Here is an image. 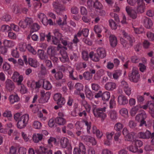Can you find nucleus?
Instances as JSON below:
<instances>
[{
    "instance_id": "1",
    "label": "nucleus",
    "mask_w": 154,
    "mask_h": 154,
    "mask_svg": "<svg viewBox=\"0 0 154 154\" xmlns=\"http://www.w3.org/2000/svg\"><path fill=\"white\" fill-rule=\"evenodd\" d=\"M14 118L17 122L16 126L18 128L22 129L25 128L28 124L29 119L28 114H25L21 116L19 113H17L14 115Z\"/></svg>"
},
{
    "instance_id": "2",
    "label": "nucleus",
    "mask_w": 154,
    "mask_h": 154,
    "mask_svg": "<svg viewBox=\"0 0 154 154\" xmlns=\"http://www.w3.org/2000/svg\"><path fill=\"white\" fill-rule=\"evenodd\" d=\"M57 50L56 47L53 46L49 47L47 50V53L50 58L54 62H57L58 60V58L57 55L59 54L57 53Z\"/></svg>"
},
{
    "instance_id": "3",
    "label": "nucleus",
    "mask_w": 154,
    "mask_h": 154,
    "mask_svg": "<svg viewBox=\"0 0 154 154\" xmlns=\"http://www.w3.org/2000/svg\"><path fill=\"white\" fill-rule=\"evenodd\" d=\"M128 76L131 81L134 82H137L140 77L138 69L136 67H133L131 72L129 74Z\"/></svg>"
},
{
    "instance_id": "4",
    "label": "nucleus",
    "mask_w": 154,
    "mask_h": 154,
    "mask_svg": "<svg viewBox=\"0 0 154 154\" xmlns=\"http://www.w3.org/2000/svg\"><path fill=\"white\" fill-rule=\"evenodd\" d=\"M106 107L98 108L97 109L94 111V115L96 117L100 118L102 121H103L106 117V114L104 113L106 111Z\"/></svg>"
},
{
    "instance_id": "5",
    "label": "nucleus",
    "mask_w": 154,
    "mask_h": 154,
    "mask_svg": "<svg viewBox=\"0 0 154 154\" xmlns=\"http://www.w3.org/2000/svg\"><path fill=\"white\" fill-rule=\"evenodd\" d=\"M147 118V114L145 112L138 114L135 117V120L140 122L139 126H142L144 125L146 126L145 120Z\"/></svg>"
},
{
    "instance_id": "6",
    "label": "nucleus",
    "mask_w": 154,
    "mask_h": 154,
    "mask_svg": "<svg viewBox=\"0 0 154 154\" xmlns=\"http://www.w3.org/2000/svg\"><path fill=\"white\" fill-rule=\"evenodd\" d=\"M13 81L17 83L18 85H21L23 79V75H20L17 72H14L11 77Z\"/></svg>"
},
{
    "instance_id": "7",
    "label": "nucleus",
    "mask_w": 154,
    "mask_h": 154,
    "mask_svg": "<svg viewBox=\"0 0 154 154\" xmlns=\"http://www.w3.org/2000/svg\"><path fill=\"white\" fill-rule=\"evenodd\" d=\"M125 10L128 15L131 19L134 20L137 18V13L132 7L127 6L126 7Z\"/></svg>"
},
{
    "instance_id": "8",
    "label": "nucleus",
    "mask_w": 154,
    "mask_h": 154,
    "mask_svg": "<svg viewBox=\"0 0 154 154\" xmlns=\"http://www.w3.org/2000/svg\"><path fill=\"white\" fill-rule=\"evenodd\" d=\"M54 99L59 105H63L65 103V99L62 97V95L60 93H58L55 94L54 96Z\"/></svg>"
},
{
    "instance_id": "9",
    "label": "nucleus",
    "mask_w": 154,
    "mask_h": 154,
    "mask_svg": "<svg viewBox=\"0 0 154 154\" xmlns=\"http://www.w3.org/2000/svg\"><path fill=\"white\" fill-rule=\"evenodd\" d=\"M53 5L55 12L58 15L61 14L62 12L65 10V8L58 2H54Z\"/></svg>"
},
{
    "instance_id": "10",
    "label": "nucleus",
    "mask_w": 154,
    "mask_h": 154,
    "mask_svg": "<svg viewBox=\"0 0 154 154\" xmlns=\"http://www.w3.org/2000/svg\"><path fill=\"white\" fill-rule=\"evenodd\" d=\"M28 86L32 90L39 88L41 86L39 81L35 82L34 81H29L27 83Z\"/></svg>"
},
{
    "instance_id": "11",
    "label": "nucleus",
    "mask_w": 154,
    "mask_h": 154,
    "mask_svg": "<svg viewBox=\"0 0 154 154\" xmlns=\"http://www.w3.org/2000/svg\"><path fill=\"white\" fill-rule=\"evenodd\" d=\"M67 72L69 73V77L73 80H76L78 79L76 72H74V69L70 66H68L67 69Z\"/></svg>"
},
{
    "instance_id": "12",
    "label": "nucleus",
    "mask_w": 154,
    "mask_h": 154,
    "mask_svg": "<svg viewBox=\"0 0 154 154\" xmlns=\"http://www.w3.org/2000/svg\"><path fill=\"white\" fill-rule=\"evenodd\" d=\"M137 8L138 12L140 13H143L145 9V3L143 0H137Z\"/></svg>"
},
{
    "instance_id": "13",
    "label": "nucleus",
    "mask_w": 154,
    "mask_h": 154,
    "mask_svg": "<svg viewBox=\"0 0 154 154\" xmlns=\"http://www.w3.org/2000/svg\"><path fill=\"white\" fill-rule=\"evenodd\" d=\"M142 20L143 25L146 28L150 29L152 27L153 23L151 20L145 17H143Z\"/></svg>"
},
{
    "instance_id": "14",
    "label": "nucleus",
    "mask_w": 154,
    "mask_h": 154,
    "mask_svg": "<svg viewBox=\"0 0 154 154\" xmlns=\"http://www.w3.org/2000/svg\"><path fill=\"white\" fill-rule=\"evenodd\" d=\"M118 102L119 105H124L128 103V100L125 96L122 95L118 97Z\"/></svg>"
},
{
    "instance_id": "15",
    "label": "nucleus",
    "mask_w": 154,
    "mask_h": 154,
    "mask_svg": "<svg viewBox=\"0 0 154 154\" xmlns=\"http://www.w3.org/2000/svg\"><path fill=\"white\" fill-rule=\"evenodd\" d=\"M60 53L61 55V57H60V61L63 63H66L69 61V58L66 52L62 50H60Z\"/></svg>"
},
{
    "instance_id": "16",
    "label": "nucleus",
    "mask_w": 154,
    "mask_h": 154,
    "mask_svg": "<svg viewBox=\"0 0 154 154\" xmlns=\"http://www.w3.org/2000/svg\"><path fill=\"white\" fill-rule=\"evenodd\" d=\"M5 84L6 88L9 91H12L14 89V83L11 80L7 79L5 82Z\"/></svg>"
},
{
    "instance_id": "17",
    "label": "nucleus",
    "mask_w": 154,
    "mask_h": 154,
    "mask_svg": "<svg viewBox=\"0 0 154 154\" xmlns=\"http://www.w3.org/2000/svg\"><path fill=\"white\" fill-rule=\"evenodd\" d=\"M117 87L116 84L114 82H109L107 83L105 87L106 89L108 91H113L116 89Z\"/></svg>"
},
{
    "instance_id": "18",
    "label": "nucleus",
    "mask_w": 154,
    "mask_h": 154,
    "mask_svg": "<svg viewBox=\"0 0 154 154\" xmlns=\"http://www.w3.org/2000/svg\"><path fill=\"white\" fill-rule=\"evenodd\" d=\"M8 99L11 104H13L17 102L20 100V98L17 94L10 95Z\"/></svg>"
},
{
    "instance_id": "19",
    "label": "nucleus",
    "mask_w": 154,
    "mask_h": 154,
    "mask_svg": "<svg viewBox=\"0 0 154 154\" xmlns=\"http://www.w3.org/2000/svg\"><path fill=\"white\" fill-rule=\"evenodd\" d=\"M38 18L41 21L43 24L46 26L47 24V17L44 13H39L38 14Z\"/></svg>"
},
{
    "instance_id": "20",
    "label": "nucleus",
    "mask_w": 154,
    "mask_h": 154,
    "mask_svg": "<svg viewBox=\"0 0 154 154\" xmlns=\"http://www.w3.org/2000/svg\"><path fill=\"white\" fill-rule=\"evenodd\" d=\"M60 143L61 146L63 148H65L70 144L69 140L65 137H63L61 138Z\"/></svg>"
},
{
    "instance_id": "21",
    "label": "nucleus",
    "mask_w": 154,
    "mask_h": 154,
    "mask_svg": "<svg viewBox=\"0 0 154 154\" xmlns=\"http://www.w3.org/2000/svg\"><path fill=\"white\" fill-rule=\"evenodd\" d=\"M151 133L149 131H146L145 132H140L138 135L139 138L144 139H149Z\"/></svg>"
},
{
    "instance_id": "22",
    "label": "nucleus",
    "mask_w": 154,
    "mask_h": 154,
    "mask_svg": "<svg viewBox=\"0 0 154 154\" xmlns=\"http://www.w3.org/2000/svg\"><path fill=\"white\" fill-rule=\"evenodd\" d=\"M97 54L101 58H104L106 56L105 49L103 48L100 47L97 50Z\"/></svg>"
},
{
    "instance_id": "23",
    "label": "nucleus",
    "mask_w": 154,
    "mask_h": 154,
    "mask_svg": "<svg viewBox=\"0 0 154 154\" xmlns=\"http://www.w3.org/2000/svg\"><path fill=\"white\" fill-rule=\"evenodd\" d=\"M109 40L111 46L112 47H115L117 44L116 37L114 35H111L109 37Z\"/></svg>"
},
{
    "instance_id": "24",
    "label": "nucleus",
    "mask_w": 154,
    "mask_h": 154,
    "mask_svg": "<svg viewBox=\"0 0 154 154\" xmlns=\"http://www.w3.org/2000/svg\"><path fill=\"white\" fill-rule=\"evenodd\" d=\"M36 110H33L32 111L34 113H37V116L40 119L41 121H45L47 119V117L45 116H44L42 113L41 111H39L38 108H36Z\"/></svg>"
},
{
    "instance_id": "25",
    "label": "nucleus",
    "mask_w": 154,
    "mask_h": 154,
    "mask_svg": "<svg viewBox=\"0 0 154 154\" xmlns=\"http://www.w3.org/2000/svg\"><path fill=\"white\" fill-rule=\"evenodd\" d=\"M92 132L94 134H96L97 137L98 139H100L103 135V134L102 132H101L97 127L94 126L92 128Z\"/></svg>"
},
{
    "instance_id": "26",
    "label": "nucleus",
    "mask_w": 154,
    "mask_h": 154,
    "mask_svg": "<svg viewBox=\"0 0 154 154\" xmlns=\"http://www.w3.org/2000/svg\"><path fill=\"white\" fill-rule=\"evenodd\" d=\"M3 44L5 47L12 48L15 45V42L10 40L5 39L3 41Z\"/></svg>"
},
{
    "instance_id": "27",
    "label": "nucleus",
    "mask_w": 154,
    "mask_h": 154,
    "mask_svg": "<svg viewBox=\"0 0 154 154\" xmlns=\"http://www.w3.org/2000/svg\"><path fill=\"white\" fill-rule=\"evenodd\" d=\"M122 33L124 36L129 41L130 45L131 46L132 43L134 42V38L131 36L128 35L125 31H122Z\"/></svg>"
},
{
    "instance_id": "28",
    "label": "nucleus",
    "mask_w": 154,
    "mask_h": 154,
    "mask_svg": "<svg viewBox=\"0 0 154 154\" xmlns=\"http://www.w3.org/2000/svg\"><path fill=\"white\" fill-rule=\"evenodd\" d=\"M12 9L14 13H20L21 12V6L20 5L14 4L12 6Z\"/></svg>"
},
{
    "instance_id": "29",
    "label": "nucleus",
    "mask_w": 154,
    "mask_h": 154,
    "mask_svg": "<svg viewBox=\"0 0 154 154\" xmlns=\"http://www.w3.org/2000/svg\"><path fill=\"white\" fill-rule=\"evenodd\" d=\"M28 62L29 64L32 67L36 68L38 66V62L37 60L35 58H29Z\"/></svg>"
},
{
    "instance_id": "30",
    "label": "nucleus",
    "mask_w": 154,
    "mask_h": 154,
    "mask_svg": "<svg viewBox=\"0 0 154 154\" xmlns=\"http://www.w3.org/2000/svg\"><path fill=\"white\" fill-rule=\"evenodd\" d=\"M43 138V136L39 134H35L33 135V140L35 143H37L41 140Z\"/></svg>"
},
{
    "instance_id": "31",
    "label": "nucleus",
    "mask_w": 154,
    "mask_h": 154,
    "mask_svg": "<svg viewBox=\"0 0 154 154\" xmlns=\"http://www.w3.org/2000/svg\"><path fill=\"white\" fill-rule=\"evenodd\" d=\"M56 123L59 125H62L66 123V120L64 118L60 117H57L55 119Z\"/></svg>"
},
{
    "instance_id": "32",
    "label": "nucleus",
    "mask_w": 154,
    "mask_h": 154,
    "mask_svg": "<svg viewBox=\"0 0 154 154\" xmlns=\"http://www.w3.org/2000/svg\"><path fill=\"white\" fill-rule=\"evenodd\" d=\"M89 56L90 58L94 62H98L99 60V58L98 55L96 54H94L93 51L90 53Z\"/></svg>"
},
{
    "instance_id": "33",
    "label": "nucleus",
    "mask_w": 154,
    "mask_h": 154,
    "mask_svg": "<svg viewBox=\"0 0 154 154\" xmlns=\"http://www.w3.org/2000/svg\"><path fill=\"white\" fill-rule=\"evenodd\" d=\"M38 54L39 57L41 60H45L48 59V57L44 54V51L42 50H38Z\"/></svg>"
},
{
    "instance_id": "34",
    "label": "nucleus",
    "mask_w": 154,
    "mask_h": 154,
    "mask_svg": "<svg viewBox=\"0 0 154 154\" xmlns=\"http://www.w3.org/2000/svg\"><path fill=\"white\" fill-rule=\"evenodd\" d=\"M67 16L65 15L63 17V21H62L60 18H59L58 19L57 21V23L58 25L60 26H62L66 24Z\"/></svg>"
},
{
    "instance_id": "35",
    "label": "nucleus",
    "mask_w": 154,
    "mask_h": 154,
    "mask_svg": "<svg viewBox=\"0 0 154 154\" xmlns=\"http://www.w3.org/2000/svg\"><path fill=\"white\" fill-rule=\"evenodd\" d=\"M104 74V71L102 69H100L97 72L96 74L94 75V79L95 80L99 79L100 76Z\"/></svg>"
},
{
    "instance_id": "36",
    "label": "nucleus",
    "mask_w": 154,
    "mask_h": 154,
    "mask_svg": "<svg viewBox=\"0 0 154 154\" xmlns=\"http://www.w3.org/2000/svg\"><path fill=\"white\" fill-rule=\"evenodd\" d=\"M110 97V93L108 91L104 92L102 95V100L104 101H108Z\"/></svg>"
},
{
    "instance_id": "37",
    "label": "nucleus",
    "mask_w": 154,
    "mask_h": 154,
    "mask_svg": "<svg viewBox=\"0 0 154 154\" xmlns=\"http://www.w3.org/2000/svg\"><path fill=\"white\" fill-rule=\"evenodd\" d=\"M41 96H42L45 98L46 102H47L50 97L51 94L50 93L47 92L45 93L44 91H41Z\"/></svg>"
},
{
    "instance_id": "38",
    "label": "nucleus",
    "mask_w": 154,
    "mask_h": 154,
    "mask_svg": "<svg viewBox=\"0 0 154 154\" xmlns=\"http://www.w3.org/2000/svg\"><path fill=\"white\" fill-rule=\"evenodd\" d=\"M124 127L123 125L120 122H117L116 123L114 126V129L116 131H121Z\"/></svg>"
},
{
    "instance_id": "39",
    "label": "nucleus",
    "mask_w": 154,
    "mask_h": 154,
    "mask_svg": "<svg viewBox=\"0 0 154 154\" xmlns=\"http://www.w3.org/2000/svg\"><path fill=\"white\" fill-rule=\"evenodd\" d=\"M140 108V106H136L132 108L131 111L130 113L132 116H134L137 113Z\"/></svg>"
},
{
    "instance_id": "40",
    "label": "nucleus",
    "mask_w": 154,
    "mask_h": 154,
    "mask_svg": "<svg viewBox=\"0 0 154 154\" xmlns=\"http://www.w3.org/2000/svg\"><path fill=\"white\" fill-rule=\"evenodd\" d=\"M93 6L95 9L99 10L102 9L103 8V6L102 4L98 1V0H96L95 2L94 3Z\"/></svg>"
},
{
    "instance_id": "41",
    "label": "nucleus",
    "mask_w": 154,
    "mask_h": 154,
    "mask_svg": "<svg viewBox=\"0 0 154 154\" xmlns=\"http://www.w3.org/2000/svg\"><path fill=\"white\" fill-rule=\"evenodd\" d=\"M40 26L37 23L33 24L30 26L31 31L32 32L37 31L40 29Z\"/></svg>"
},
{
    "instance_id": "42",
    "label": "nucleus",
    "mask_w": 154,
    "mask_h": 154,
    "mask_svg": "<svg viewBox=\"0 0 154 154\" xmlns=\"http://www.w3.org/2000/svg\"><path fill=\"white\" fill-rule=\"evenodd\" d=\"M122 74L121 70H116L113 73L112 79L117 80Z\"/></svg>"
},
{
    "instance_id": "43",
    "label": "nucleus",
    "mask_w": 154,
    "mask_h": 154,
    "mask_svg": "<svg viewBox=\"0 0 154 154\" xmlns=\"http://www.w3.org/2000/svg\"><path fill=\"white\" fill-rule=\"evenodd\" d=\"M110 118L112 120H116L117 117V112L115 110H111L109 112Z\"/></svg>"
},
{
    "instance_id": "44",
    "label": "nucleus",
    "mask_w": 154,
    "mask_h": 154,
    "mask_svg": "<svg viewBox=\"0 0 154 154\" xmlns=\"http://www.w3.org/2000/svg\"><path fill=\"white\" fill-rule=\"evenodd\" d=\"M52 85L48 81H44L43 83V87L47 90H49L52 88Z\"/></svg>"
},
{
    "instance_id": "45",
    "label": "nucleus",
    "mask_w": 154,
    "mask_h": 154,
    "mask_svg": "<svg viewBox=\"0 0 154 154\" xmlns=\"http://www.w3.org/2000/svg\"><path fill=\"white\" fill-rule=\"evenodd\" d=\"M42 151L38 154H52V151L51 150H48L45 147H42Z\"/></svg>"
},
{
    "instance_id": "46",
    "label": "nucleus",
    "mask_w": 154,
    "mask_h": 154,
    "mask_svg": "<svg viewBox=\"0 0 154 154\" xmlns=\"http://www.w3.org/2000/svg\"><path fill=\"white\" fill-rule=\"evenodd\" d=\"M109 22L110 26L112 29H117V25L112 19L109 20Z\"/></svg>"
},
{
    "instance_id": "47",
    "label": "nucleus",
    "mask_w": 154,
    "mask_h": 154,
    "mask_svg": "<svg viewBox=\"0 0 154 154\" xmlns=\"http://www.w3.org/2000/svg\"><path fill=\"white\" fill-rule=\"evenodd\" d=\"M134 135L135 134L133 132H131L129 133L128 135L125 137V140L128 141H131L134 139Z\"/></svg>"
},
{
    "instance_id": "48",
    "label": "nucleus",
    "mask_w": 154,
    "mask_h": 154,
    "mask_svg": "<svg viewBox=\"0 0 154 154\" xmlns=\"http://www.w3.org/2000/svg\"><path fill=\"white\" fill-rule=\"evenodd\" d=\"M127 149L129 151L133 152H136L138 150V148L133 144L128 146Z\"/></svg>"
},
{
    "instance_id": "49",
    "label": "nucleus",
    "mask_w": 154,
    "mask_h": 154,
    "mask_svg": "<svg viewBox=\"0 0 154 154\" xmlns=\"http://www.w3.org/2000/svg\"><path fill=\"white\" fill-rule=\"evenodd\" d=\"M42 126L41 123L38 121H35L32 124L33 127L36 129H40Z\"/></svg>"
},
{
    "instance_id": "50",
    "label": "nucleus",
    "mask_w": 154,
    "mask_h": 154,
    "mask_svg": "<svg viewBox=\"0 0 154 154\" xmlns=\"http://www.w3.org/2000/svg\"><path fill=\"white\" fill-rule=\"evenodd\" d=\"M1 29L2 32L6 33L11 31V27L8 25H4L2 26Z\"/></svg>"
},
{
    "instance_id": "51",
    "label": "nucleus",
    "mask_w": 154,
    "mask_h": 154,
    "mask_svg": "<svg viewBox=\"0 0 154 154\" xmlns=\"http://www.w3.org/2000/svg\"><path fill=\"white\" fill-rule=\"evenodd\" d=\"M120 113L124 117H127L128 115V112L127 109L125 108L121 109L119 111Z\"/></svg>"
},
{
    "instance_id": "52",
    "label": "nucleus",
    "mask_w": 154,
    "mask_h": 154,
    "mask_svg": "<svg viewBox=\"0 0 154 154\" xmlns=\"http://www.w3.org/2000/svg\"><path fill=\"white\" fill-rule=\"evenodd\" d=\"M151 99H152L153 103H152L150 101L148 102V105L149 108L150 110L149 111H152V110H154V96H150Z\"/></svg>"
},
{
    "instance_id": "53",
    "label": "nucleus",
    "mask_w": 154,
    "mask_h": 154,
    "mask_svg": "<svg viewBox=\"0 0 154 154\" xmlns=\"http://www.w3.org/2000/svg\"><path fill=\"white\" fill-rule=\"evenodd\" d=\"M83 104L87 112L89 113L90 112L91 109L90 105L86 101L83 102Z\"/></svg>"
},
{
    "instance_id": "54",
    "label": "nucleus",
    "mask_w": 154,
    "mask_h": 154,
    "mask_svg": "<svg viewBox=\"0 0 154 154\" xmlns=\"http://www.w3.org/2000/svg\"><path fill=\"white\" fill-rule=\"evenodd\" d=\"M81 150L82 154H85L86 153V149L84 145L82 143H80L79 144V148Z\"/></svg>"
},
{
    "instance_id": "55",
    "label": "nucleus",
    "mask_w": 154,
    "mask_h": 154,
    "mask_svg": "<svg viewBox=\"0 0 154 154\" xmlns=\"http://www.w3.org/2000/svg\"><path fill=\"white\" fill-rule=\"evenodd\" d=\"M83 76L87 80H90L92 78V75L89 72H86L83 74Z\"/></svg>"
},
{
    "instance_id": "56",
    "label": "nucleus",
    "mask_w": 154,
    "mask_h": 154,
    "mask_svg": "<svg viewBox=\"0 0 154 154\" xmlns=\"http://www.w3.org/2000/svg\"><path fill=\"white\" fill-rule=\"evenodd\" d=\"M27 50L33 54L35 55L36 54V51L34 50L30 44H28L26 46Z\"/></svg>"
},
{
    "instance_id": "57",
    "label": "nucleus",
    "mask_w": 154,
    "mask_h": 154,
    "mask_svg": "<svg viewBox=\"0 0 154 154\" xmlns=\"http://www.w3.org/2000/svg\"><path fill=\"white\" fill-rule=\"evenodd\" d=\"M24 21L27 26H29L30 27L33 22V20L31 18L29 17L26 18L25 19Z\"/></svg>"
},
{
    "instance_id": "58",
    "label": "nucleus",
    "mask_w": 154,
    "mask_h": 154,
    "mask_svg": "<svg viewBox=\"0 0 154 154\" xmlns=\"http://www.w3.org/2000/svg\"><path fill=\"white\" fill-rule=\"evenodd\" d=\"M63 77V75L62 72L59 71L56 72L54 75V77L56 80L61 79Z\"/></svg>"
},
{
    "instance_id": "59",
    "label": "nucleus",
    "mask_w": 154,
    "mask_h": 154,
    "mask_svg": "<svg viewBox=\"0 0 154 154\" xmlns=\"http://www.w3.org/2000/svg\"><path fill=\"white\" fill-rule=\"evenodd\" d=\"M82 35V32L81 31H79L76 35H75L74 38L73 40V42L77 43L79 42V40L77 37H80Z\"/></svg>"
},
{
    "instance_id": "60",
    "label": "nucleus",
    "mask_w": 154,
    "mask_h": 154,
    "mask_svg": "<svg viewBox=\"0 0 154 154\" xmlns=\"http://www.w3.org/2000/svg\"><path fill=\"white\" fill-rule=\"evenodd\" d=\"M55 119L53 118H51L48 121V124L49 126L51 128H52L56 126L55 124Z\"/></svg>"
},
{
    "instance_id": "61",
    "label": "nucleus",
    "mask_w": 154,
    "mask_h": 154,
    "mask_svg": "<svg viewBox=\"0 0 154 154\" xmlns=\"http://www.w3.org/2000/svg\"><path fill=\"white\" fill-rule=\"evenodd\" d=\"M133 143L137 148L138 147H140L143 145L142 142L139 140H134L133 142Z\"/></svg>"
},
{
    "instance_id": "62",
    "label": "nucleus",
    "mask_w": 154,
    "mask_h": 154,
    "mask_svg": "<svg viewBox=\"0 0 154 154\" xmlns=\"http://www.w3.org/2000/svg\"><path fill=\"white\" fill-rule=\"evenodd\" d=\"M82 57L84 60L87 61L89 58V54L88 52L85 51H83L82 52Z\"/></svg>"
},
{
    "instance_id": "63",
    "label": "nucleus",
    "mask_w": 154,
    "mask_h": 154,
    "mask_svg": "<svg viewBox=\"0 0 154 154\" xmlns=\"http://www.w3.org/2000/svg\"><path fill=\"white\" fill-rule=\"evenodd\" d=\"M53 33L55 37H57L60 40L62 38V35L60 33L58 30L55 29L54 30Z\"/></svg>"
},
{
    "instance_id": "64",
    "label": "nucleus",
    "mask_w": 154,
    "mask_h": 154,
    "mask_svg": "<svg viewBox=\"0 0 154 154\" xmlns=\"http://www.w3.org/2000/svg\"><path fill=\"white\" fill-rule=\"evenodd\" d=\"M147 38L150 40L152 41L154 40V34L151 32H148L146 34Z\"/></svg>"
}]
</instances>
